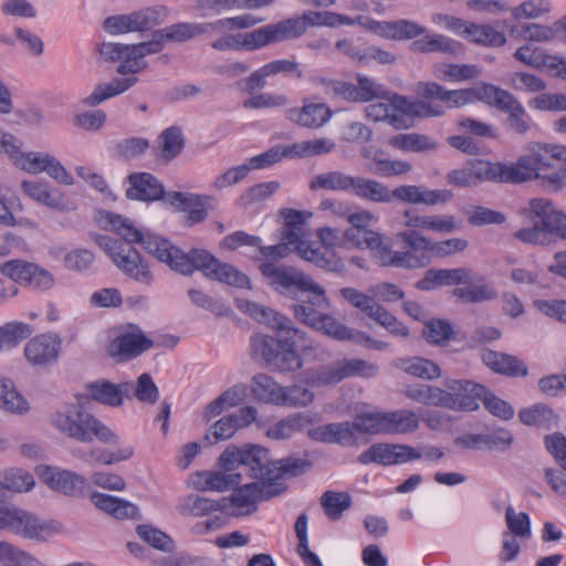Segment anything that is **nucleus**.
<instances>
[{
  "label": "nucleus",
  "instance_id": "obj_11",
  "mask_svg": "<svg viewBox=\"0 0 566 566\" xmlns=\"http://www.w3.org/2000/svg\"><path fill=\"white\" fill-rule=\"evenodd\" d=\"M260 271L269 284L280 292L296 289L313 294L311 303L318 308H328L331 303L325 295V290L311 276L294 269L277 265L273 262H262Z\"/></svg>",
  "mask_w": 566,
  "mask_h": 566
},
{
  "label": "nucleus",
  "instance_id": "obj_15",
  "mask_svg": "<svg viewBox=\"0 0 566 566\" xmlns=\"http://www.w3.org/2000/svg\"><path fill=\"white\" fill-rule=\"evenodd\" d=\"M532 151L541 181L552 190L558 191L566 187V166L556 168V164L566 165V145L533 142L528 145Z\"/></svg>",
  "mask_w": 566,
  "mask_h": 566
},
{
  "label": "nucleus",
  "instance_id": "obj_44",
  "mask_svg": "<svg viewBox=\"0 0 566 566\" xmlns=\"http://www.w3.org/2000/svg\"><path fill=\"white\" fill-rule=\"evenodd\" d=\"M91 501L97 509L117 520L135 518L138 515V509L135 504L115 496L93 493Z\"/></svg>",
  "mask_w": 566,
  "mask_h": 566
},
{
  "label": "nucleus",
  "instance_id": "obj_34",
  "mask_svg": "<svg viewBox=\"0 0 566 566\" xmlns=\"http://www.w3.org/2000/svg\"><path fill=\"white\" fill-rule=\"evenodd\" d=\"M129 188L126 190L128 199L140 201H155L164 196V186L148 172H134L128 176Z\"/></svg>",
  "mask_w": 566,
  "mask_h": 566
},
{
  "label": "nucleus",
  "instance_id": "obj_17",
  "mask_svg": "<svg viewBox=\"0 0 566 566\" xmlns=\"http://www.w3.org/2000/svg\"><path fill=\"white\" fill-rule=\"evenodd\" d=\"M0 530H8L30 539L45 541L57 526L50 522H40L27 511L0 502Z\"/></svg>",
  "mask_w": 566,
  "mask_h": 566
},
{
  "label": "nucleus",
  "instance_id": "obj_10",
  "mask_svg": "<svg viewBox=\"0 0 566 566\" xmlns=\"http://www.w3.org/2000/svg\"><path fill=\"white\" fill-rule=\"evenodd\" d=\"M293 312L300 322L337 340H354L375 350H387L389 348V343L375 339L363 332H355L334 316L321 314L313 307L295 304L293 305Z\"/></svg>",
  "mask_w": 566,
  "mask_h": 566
},
{
  "label": "nucleus",
  "instance_id": "obj_64",
  "mask_svg": "<svg viewBox=\"0 0 566 566\" xmlns=\"http://www.w3.org/2000/svg\"><path fill=\"white\" fill-rule=\"evenodd\" d=\"M0 560L2 566H41L38 558L8 542H0Z\"/></svg>",
  "mask_w": 566,
  "mask_h": 566
},
{
  "label": "nucleus",
  "instance_id": "obj_8",
  "mask_svg": "<svg viewBox=\"0 0 566 566\" xmlns=\"http://www.w3.org/2000/svg\"><path fill=\"white\" fill-rule=\"evenodd\" d=\"M521 213L533 223L532 227L520 229L514 233V237L523 243L544 245L549 242V237L553 234L562 238L566 229V214L548 199H532Z\"/></svg>",
  "mask_w": 566,
  "mask_h": 566
},
{
  "label": "nucleus",
  "instance_id": "obj_13",
  "mask_svg": "<svg viewBox=\"0 0 566 566\" xmlns=\"http://www.w3.org/2000/svg\"><path fill=\"white\" fill-rule=\"evenodd\" d=\"M396 238L403 242L409 250L399 253H409L416 260L417 264L410 266H401L402 269H417L423 266L428 259L424 253H430L436 258H448L457 253L463 252L469 243L463 238H450L442 241H433L420 231H400Z\"/></svg>",
  "mask_w": 566,
  "mask_h": 566
},
{
  "label": "nucleus",
  "instance_id": "obj_40",
  "mask_svg": "<svg viewBox=\"0 0 566 566\" xmlns=\"http://www.w3.org/2000/svg\"><path fill=\"white\" fill-rule=\"evenodd\" d=\"M394 103L403 118H407L412 126L413 117H438L444 114L441 106L426 99H412L407 96L400 95L394 97Z\"/></svg>",
  "mask_w": 566,
  "mask_h": 566
},
{
  "label": "nucleus",
  "instance_id": "obj_25",
  "mask_svg": "<svg viewBox=\"0 0 566 566\" xmlns=\"http://www.w3.org/2000/svg\"><path fill=\"white\" fill-rule=\"evenodd\" d=\"M360 155L367 160V170L380 177L400 176L410 172L412 169L409 161L390 159L385 150L376 146L363 147Z\"/></svg>",
  "mask_w": 566,
  "mask_h": 566
},
{
  "label": "nucleus",
  "instance_id": "obj_21",
  "mask_svg": "<svg viewBox=\"0 0 566 566\" xmlns=\"http://www.w3.org/2000/svg\"><path fill=\"white\" fill-rule=\"evenodd\" d=\"M396 199L409 205L439 206L453 199V193L448 189H429L418 185H401L391 190L390 202Z\"/></svg>",
  "mask_w": 566,
  "mask_h": 566
},
{
  "label": "nucleus",
  "instance_id": "obj_7",
  "mask_svg": "<svg viewBox=\"0 0 566 566\" xmlns=\"http://www.w3.org/2000/svg\"><path fill=\"white\" fill-rule=\"evenodd\" d=\"M346 220L350 224L347 231L353 235L356 249L371 250L380 265L396 268L417 264L411 254L394 251L385 235L369 228L376 221L370 211L365 209L352 211L349 209Z\"/></svg>",
  "mask_w": 566,
  "mask_h": 566
},
{
  "label": "nucleus",
  "instance_id": "obj_37",
  "mask_svg": "<svg viewBox=\"0 0 566 566\" xmlns=\"http://www.w3.org/2000/svg\"><path fill=\"white\" fill-rule=\"evenodd\" d=\"M481 358L485 366L497 374L514 377H524L528 374L525 363L515 356L484 349Z\"/></svg>",
  "mask_w": 566,
  "mask_h": 566
},
{
  "label": "nucleus",
  "instance_id": "obj_29",
  "mask_svg": "<svg viewBox=\"0 0 566 566\" xmlns=\"http://www.w3.org/2000/svg\"><path fill=\"white\" fill-rule=\"evenodd\" d=\"M307 437L316 442L339 444L343 447L355 446L358 441L353 422H332L307 430Z\"/></svg>",
  "mask_w": 566,
  "mask_h": 566
},
{
  "label": "nucleus",
  "instance_id": "obj_14",
  "mask_svg": "<svg viewBox=\"0 0 566 566\" xmlns=\"http://www.w3.org/2000/svg\"><path fill=\"white\" fill-rule=\"evenodd\" d=\"M379 367L363 359H342L329 365L310 369L305 373L304 382L308 387L336 385L346 378L359 376L373 378L378 375Z\"/></svg>",
  "mask_w": 566,
  "mask_h": 566
},
{
  "label": "nucleus",
  "instance_id": "obj_24",
  "mask_svg": "<svg viewBox=\"0 0 566 566\" xmlns=\"http://www.w3.org/2000/svg\"><path fill=\"white\" fill-rule=\"evenodd\" d=\"M38 474L48 486L65 495L77 496L87 484L83 475L56 467H39Z\"/></svg>",
  "mask_w": 566,
  "mask_h": 566
},
{
  "label": "nucleus",
  "instance_id": "obj_50",
  "mask_svg": "<svg viewBox=\"0 0 566 566\" xmlns=\"http://www.w3.org/2000/svg\"><path fill=\"white\" fill-rule=\"evenodd\" d=\"M386 434H408L415 432L420 426L419 416L411 410L398 409L385 411Z\"/></svg>",
  "mask_w": 566,
  "mask_h": 566
},
{
  "label": "nucleus",
  "instance_id": "obj_47",
  "mask_svg": "<svg viewBox=\"0 0 566 566\" xmlns=\"http://www.w3.org/2000/svg\"><path fill=\"white\" fill-rule=\"evenodd\" d=\"M395 366L412 377L424 380H434L441 377L439 365L423 357L397 358Z\"/></svg>",
  "mask_w": 566,
  "mask_h": 566
},
{
  "label": "nucleus",
  "instance_id": "obj_1",
  "mask_svg": "<svg viewBox=\"0 0 566 566\" xmlns=\"http://www.w3.org/2000/svg\"><path fill=\"white\" fill-rule=\"evenodd\" d=\"M250 318L265 324L279 335H282L280 339L261 334H256L254 337V352L259 354L268 365L282 373L295 371L302 368L303 360L297 354L292 338L304 340L305 334L298 328H295L290 318L271 308L251 303Z\"/></svg>",
  "mask_w": 566,
  "mask_h": 566
},
{
  "label": "nucleus",
  "instance_id": "obj_22",
  "mask_svg": "<svg viewBox=\"0 0 566 566\" xmlns=\"http://www.w3.org/2000/svg\"><path fill=\"white\" fill-rule=\"evenodd\" d=\"M450 185L468 188L483 181H497L496 163L488 160H472L462 168L451 170L447 175Z\"/></svg>",
  "mask_w": 566,
  "mask_h": 566
},
{
  "label": "nucleus",
  "instance_id": "obj_62",
  "mask_svg": "<svg viewBox=\"0 0 566 566\" xmlns=\"http://www.w3.org/2000/svg\"><path fill=\"white\" fill-rule=\"evenodd\" d=\"M321 505L326 516L336 521L352 505V497L346 492L326 491L321 496Z\"/></svg>",
  "mask_w": 566,
  "mask_h": 566
},
{
  "label": "nucleus",
  "instance_id": "obj_43",
  "mask_svg": "<svg viewBox=\"0 0 566 566\" xmlns=\"http://www.w3.org/2000/svg\"><path fill=\"white\" fill-rule=\"evenodd\" d=\"M137 81L138 78L135 76L125 78L114 77L108 83L96 85L94 91L84 98L83 103L91 107L97 106L104 101L128 91Z\"/></svg>",
  "mask_w": 566,
  "mask_h": 566
},
{
  "label": "nucleus",
  "instance_id": "obj_58",
  "mask_svg": "<svg viewBox=\"0 0 566 566\" xmlns=\"http://www.w3.org/2000/svg\"><path fill=\"white\" fill-rule=\"evenodd\" d=\"M385 411L371 410L358 413L353 424L355 427L356 434H386V421Z\"/></svg>",
  "mask_w": 566,
  "mask_h": 566
},
{
  "label": "nucleus",
  "instance_id": "obj_33",
  "mask_svg": "<svg viewBox=\"0 0 566 566\" xmlns=\"http://www.w3.org/2000/svg\"><path fill=\"white\" fill-rule=\"evenodd\" d=\"M399 94L388 92L386 97H378L379 102L371 103L365 108L366 117L374 122H387L396 129H407L410 123L400 114L394 103V97Z\"/></svg>",
  "mask_w": 566,
  "mask_h": 566
},
{
  "label": "nucleus",
  "instance_id": "obj_4",
  "mask_svg": "<svg viewBox=\"0 0 566 566\" xmlns=\"http://www.w3.org/2000/svg\"><path fill=\"white\" fill-rule=\"evenodd\" d=\"M51 422L63 436L82 443L97 440L105 444H118L119 437L97 417L87 411L80 400L56 410Z\"/></svg>",
  "mask_w": 566,
  "mask_h": 566
},
{
  "label": "nucleus",
  "instance_id": "obj_39",
  "mask_svg": "<svg viewBox=\"0 0 566 566\" xmlns=\"http://www.w3.org/2000/svg\"><path fill=\"white\" fill-rule=\"evenodd\" d=\"M432 73L440 81L462 83L476 80L482 70L476 64L439 62L433 64Z\"/></svg>",
  "mask_w": 566,
  "mask_h": 566
},
{
  "label": "nucleus",
  "instance_id": "obj_32",
  "mask_svg": "<svg viewBox=\"0 0 566 566\" xmlns=\"http://www.w3.org/2000/svg\"><path fill=\"white\" fill-rule=\"evenodd\" d=\"M332 117V112L324 103L306 101L302 107H293L286 111V118L292 123L316 129L325 125Z\"/></svg>",
  "mask_w": 566,
  "mask_h": 566
},
{
  "label": "nucleus",
  "instance_id": "obj_36",
  "mask_svg": "<svg viewBox=\"0 0 566 566\" xmlns=\"http://www.w3.org/2000/svg\"><path fill=\"white\" fill-rule=\"evenodd\" d=\"M461 38L485 48H502L507 43L506 34L489 23L467 21Z\"/></svg>",
  "mask_w": 566,
  "mask_h": 566
},
{
  "label": "nucleus",
  "instance_id": "obj_19",
  "mask_svg": "<svg viewBox=\"0 0 566 566\" xmlns=\"http://www.w3.org/2000/svg\"><path fill=\"white\" fill-rule=\"evenodd\" d=\"M169 10L165 6L148 7L128 14L111 15L103 27L111 34L150 30L166 20Z\"/></svg>",
  "mask_w": 566,
  "mask_h": 566
},
{
  "label": "nucleus",
  "instance_id": "obj_57",
  "mask_svg": "<svg viewBox=\"0 0 566 566\" xmlns=\"http://www.w3.org/2000/svg\"><path fill=\"white\" fill-rule=\"evenodd\" d=\"M316 237L321 244L329 250L356 249V243L353 240V235L347 231V229L340 230L334 227H321L316 230Z\"/></svg>",
  "mask_w": 566,
  "mask_h": 566
},
{
  "label": "nucleus",
  "instance_id": "obj_51",
  "mask_svg": "<svg viewBox=\"0 0 566 566\" xmlns=\"http://www.w3.org/2000/svg\"><path fill=\"white\" fill-rule=\"evenodd\" d=\"M389 145L405 153H426L438 149L433 138L418 133L399 134L389 139Z\"/></svg>",
  "mask_w": 566,
  "mask_h": 566
},
{
  "label": "nucleus",
  "instance_id": "obj_49",
  "mask_svg": "<svg viewBox=\"0 0 566 566\" xmlns=\"http://www.w3.org/2000/svg\"><path fill=\"white\" fill-rule=\"evenodd\" d=\"M335 143L327 137L301 140L285 146V155L289 158H308L329 154L334 150Z\"/></svg>",
  "mask_w": 566,
  "mask_h": 566
},
{
  "label": "nucleus",
  "instance_id": "obj_59",
  "mask_svg": "<svg viewBox=\"0 0 566 566\" xmlns=\"http://www.w3.org/2000/svg\"><path fill=\"white\" fill-rule=\"evenodd\" d=\"M282 387L273 378L268 375L254 376L251 389L256 399L277 405L280 402Z\"/></svg>",
  "mask_w": 566,
  "mask_h": 566
},
{
  "label": "nucleus",
  "instance_id": "obj_48",
  "mask_svg": "<svg viewBox=\"0 0 566 566\" xmlns=\"http://www.w3.org/2000/svg\"><path fill=\"white\" fill-rule=\"evenodd\" d=\"M248 426V406H242L238 413H231L227 417L219 419L205 436L206 440L210 436L214 438V442L230 439L237 430Z\"/></svg>",
  "mask_w": 566,
  "mask_h": 566
},
{
  "label": "nucleus",
  "instance_id": "obj_6",
  "mask_svg": "<svg viewBox=\"0 0 566 566\" xmlns=\"http://www.w3.org/2000/svg\"><path fill=\"white\" fill-rule=\"evenodd\" d=\"M248 28V15L220 19L214 22H179L160 29L166 42H184L205 34L210 30L226 34L213 41L211 46L218 51L244 50L248 48V33H233L234 30Z\"/></svg>",
  "mask_w": 566,
  "mask_h": 566
},
{
  "label": "nucleus",
  "instance_id": "obj_61",
  "mask_svg": "<svg viewBox=\"0 0 566 566\" xmlns=\"http://www.w3.org/2000/svg\"><path fill=\"white\" fill-rule=\"evenodd\" d=\"M33 327L22 322H9L0 327V352L15 347L20 342L27 339Z\"/></svg>",
  "mask_w": 566,
  "mask_h": 566
},
{
  "label": "nucleus",
  "instance_id": "obj_26",
  "mask_svg": "<svg viewBox=\"0 0 566 566\" xmlns=\"http://www.w3.org/2000/svg\"><path fill=\"white\" fill-rule=\"evenodd\" d=\"M61 350V338L53 333L40 334L31 338L24 347V356L34 366L54 363Z\"/></svg>",
  "mask_w": 566,
  "mask_h": 566
},
{
  "label": "nucleus",
  "instance_id": "obj_56",
  "mask_svg": "<svg viewBox=\"0 0 566 566\" xmlns=\"http://www.w3.org/2000/svg\"><path fill=\"white\" fill-rule=\"evenodd\" d=\"M177 512L182 516H202L219 511L218 502L197 494H189L179 499L176 506Z\"/></svg>",
  "mask_w": 566,
  "mask_h": 566
},
{
  "label": "nucleus",
  "instance_id": "obj_28",
  "mask_svg": "<svg viewBox=\"0 0 566 566\" xmlns=\"http://www.w3.org/2000/svg\"><path fill=\"white\" fill-rule=\"evenodd\" d=\"M85 387L92 400L116 408L123 405L125 398L130 397L134 385L129 381L116 385L105 379H98L86 384Z\"/></svg>",
  "mask_w": 566,
  "mask_h": 566
},
{
  "label": "nucleus",
  "instance_id": "obj_27",
  "mask_svg": "<svg viewBox=\"0 0 566 566\" xmlns=\"http://www.w3.org/2000/svg\"><path fill=\"white\" fill-rule=\"evenodd\" d=\"M497 181L520 184L531 180H541L534 156L528 147L526 153L517 158L515 163H496Z\"/></svg>",
  "mask_w": 566,
  "mask_h": 566
},
{
  "label": "nucleus",
  "instance_id": "obj_55",
  "mask_svg": "<svg viewBox=\"0 0 566 566\" xmlns=\"http://www.w3.org/2000/svg\"><path fill=\"white\" fill-rule=\"evenodd\" d=\"M474 102H482L501 111L515 97L510 92L493 84L480 83L472 86Z\"/></svg>",
  "mask_w": 566,
  "mask_h": 566
},
{
  "label": "nucleus",
  "instance_id": "obj_42",
  "mask_svg": "<svg viewBox=\"0 0 566 566\" xmlns=\"http://www.w3.org/2000/svg\"><path fill=\"white\" fill-rule=\"evenodd\" d=\"M471 274L472 277L469 282L462 284L463 286L454 289L453 296L469 303L493 300L496 296L495 290L486 284L484 279L473 270H471Z\"/></svg>",
  "mask_w": 566,
  "mask_h": 566
},
{
  "label": "nucleus",
  "instance_id": "obj_41",
  "mask_svg": "<svg viewBox=\"0 0 566 566\" xmlns=\"http://www.w3.org/2000/svg\"><path fill=\"white\" fill-rule=\"evenodd\" d=\"M350 195L373 202L389 203L391 190L376 179L354 176Z\"/></svg>",
  "mask_w": 566,
  "mask_h": 566
},
{
  "label": "nucleus",
  "instance_id": "obj_5",
  "mask_svg": "<svg viewBox=\"0 0 566 566\" xmlns=\"http://www.w3.org/2000/svg\"><path fill=\"white\" fill-rule=\"evenodd\" d=\"M444 386L447 390L424 384L410 385L405 388L403 395L412 401L427 406L464 411L478 409V398L484 391L483 386L459 379H446Z\"/></svg>",
  "mask_w": 566,
  "mask_h": 566
},
{
  "label": "nucleus",
  "instance_id": "obj_52",
  "mask_svg": "<svg viewBox=\"0 0 566 566\" xmlns=\"http://www.w3.org/2000/svg\"><path fill=\"white\" fill-rule=\"evenodd\" d=\"M354 176L343 171H328L314 176L310 182V188L316 190L342 191L350 193Z\"/></svg>",
  "mask_w": 566,
  "mask_h": 566
},
{
  "label": "nucleus",
  "instance_id": "obj_20",
  "mask_svg": "<svg viewBox=\"0 0 566 566\" xmlns=\"http://www.w3.org/2000/svg\"><path fill=\"white\" fill-rule=\"evenodd\" d=\"M196 254L195 271H201L208 279L233 287L244 289L248 286V276L233 265L221 262L207 250H200V253Z\"/></svg>",
  "mask_w": 566,
  "mask_h": 566
},
{
  "label": "nucleus",
  "instance_id": "obj_31",
  "mask_svg": "<svg viewBox=\"0 0 566 566\" xmlns=\"http://www.w3.org/2000/svg\"><path fill=\"white\" fill-rule=\"evenodd\" d=\"M424 31L417 35L410 50L418 53H443L449 55H459L463 51V44L450 36L441 33H429L426 27L419 24Z\"/></svg>",
  "mask_w": 566,
  "mask_h": 566
},
{
  "label": "nucleus",
  "instance_id": "obj_12",
  "mask_svg": "<svg viewBox=\"0 0 566 566\" xmlns=\"http://www.w3.org/2000/svg\"><path fill=\"white\" fill-rule=\"evenodd\" d=\"M339 295L350 307L384 327L392 336L403 338L409 336V328L378 303L369 291L364 292L346 286L339 290Z\"/></svg>",
  "mask_w": 566,
  "mask_h": 566
},
{
  "label": "nucleus",
  "instance_id": "obj_54",
  "mask_svg": "<svg viewBox=\"0 0 566 566\" xmlns=\"http://www.w3.org/2000/svg\"><path fill=\"white\" fill-rule=\"evenodd\" d=\"M518 418L526 426H536L545 429L554 428L558 423L557 413L549 407L541 403L522 409L518 412Z\"/></svg>",
  "mask_w": 566,
  "mask_h": 566
},
{
  "label": "nucleus",
  "instance_id": "obj_38",
  "mask_svg": "<svg viewBox=\"0 0 566 566\" xmlns=\"http://www.w3.org/2000/svg\"><path fill=\"white\" fill-rule=\"evenodd\" d=\"M316 420V416L313 413L296 412L272 424L266 430V436L275 440L287 439L297 432L307 431Z\"/></svg>",
  "mask_w": 566,
  "mask_h": 566
},
{
  "label": "nucleus",
  "instance_id": "obj_3",
  "mask_svg": "<svg viewBox=\"0 0 566 566\" xmlns=\"http://www.w3.org/2000/svg\"><path fill=\"white\" fill-rule=\"evenodd\" d=\"M307 469L303 460L285 459L271 461L269 451L259 446H250V514L254 511L251 499L268 500L285 490L284 476H295Z\"/></svg>",
  "mask_w": 566,
  "mask_h": 566
},
{
  "label": "nucleus",
  "instance_id": "obj_53",
  "mask_svg": "<svg viewBox=\"0 0 566 566\" xmlns=\"http://www.w3.org/2000/svg\"><path fill=\"white\" fill-rule=\"evenodd\" d=\"M512 17L517 21L539 20L548 17L553 11L551 0H523L510 8Z\"/></svg>",
  "mask_w": 566,
  "mask_h": 566
},
{
  "label": "nucleus",
  "instance_id": "obj_9",
  "mask_svg": "<svg viewBox=\"0 0 566 566\" xmlns=\"http://www.w3.org/2000/svg\"><path fill=\"white\" fill-rule=\"evenodd\" d=\"M339 25H359L380 38L394 41H408L424 31L418 22L408 19L377 21L365 15L353 18L333 11H324L323 27L337 28Z\"/></svg>",
  "mask_w": 566,
  "mask_h": 566
},
{
  "label": "nucleus",
  "instance_id": "obj_46",
  "mask_svg": "<svg viewBox=\"0 0 566 566\" xmlns=\"http://www.w3.org/2000/svg\"><path fill=\"white\" fill-rule=\"evenodd\" d=\"M290 39L292 38L286 20L273 24H266L250 31V50L260 49L269 44L283 42Z\"/></svg>",
  "mask_w": 566,
  "mask_h": 566
},
{
  "label": "nucleus",
  "instance_id": "obj_63",
  "mask_svg": "<svg viewBox=\"0 0 566 566\" xmlns=\"http://www.w3.org/2000/svg\"><path fill=\"white\" fill-rule=\"evenodd\" d=\"M297 537L296 552L307 566H323L319 557L310 549L307 535V515L301 514L295 522Z\"/></svg>",
  "mask_w": 566,
  "mask_h": 566
},
{
  "label": "nucleus",
  "instance_id": "obj_30",
  "mask_svg": "<svg viewBox=\"0 0 566 566\" xmlns=\"http://www.w3.org/2000/svg\"><path fill=\"white\" fill-rule=\"evenodd\" d=\"M153 346L154 342L142 332L125 333L107 345V354L118 361H125L142 355Z\"/></svg>",
  "mask_w": 566,
  "mask_h": 566
},
{
  "label": "nucleus",
  "instance_id": "obj_23",
  "mask_svg": "<svg viewBox=\"0 0 566 566\" xmlns=\"http://www.w3.org/2000/svg\"><path fill=\"white\" fill-rule=\"evenodd\" d=\"M412 447L400 443H375L359 455L363 464L375 463L382 467L400 465L411 462Z\"/></svg>",
  "mask_w": 566,
  "mask_h": 566
},
{
  "label": "nucleus",
  "instance_id": "obj_18",
  "mask_svg": "<svg viewBox=\"0 0 566 566\" xmlns=\"http://www.w3.org/2000/svg\"><path fill=\"white\" fill-rule=\"evenodd\" d=\"M307 230H282L281 239L287 243L297 255L306 262L333 273H340L345 270L342 258L334 252H324L314 242H308Z\"/></svg>",
  "mask_w": 566,
  "mask_h": 566
},
{
  "label": "nucleus",
  "instance_id": "obj_2",
  "mask_svg": "<svg viewBox=\"0 0 566 566\" xmlns=\"http://www.w3.org/2000/svg\"><path fill=\"white\" fill-rule=\"evenodd\" d=\"M106 222L126 243L142 244L149 254L166 263L171 270L186 276L195 272L196 253H200V249L184 252L169 240L150 232H143L130 220L116 213L107 212Z\"/></svg>",
  "mask_w": 566,
  "mask_h": 566
},
{
  "label": "nucleus",
  "instance_id": "obj_16",
  "mask_svg": "<svg viewBox=\"0 0 566 566\" xmlns=\"http://www.w3.org/2000/svg\"><path fill=\"white\" fill-rule=\"evenodd\" d=\"M95 242L127 276L145 285L151 284L153 274L148 263L142 258L137 250L108 235H97Z\"/></svg>",
  "mask_w": 566,
  "mask_h": 566
},
{
  "label": "nucleus",
  "instance_id": "obj_45",
  "mask_svg": "<svg viewBox=\"0 0 566 566\" xmlns=\"http://www.w3.org/2000/svg\"><path fill=\"white\" fill-rule=\"evenodd\" d=\"M21 190L33 201L56 210H64L66 203L63 195L57 190H50L45 184L36 181H22Z\"/></svg>",
  "mask_w": 566,
  "mask_h": 566
},
{
  "label": "nucleus",
  "instance_id": "obj_60",
  "mask_svg": "<svg viewBox=\"0 0 566 566\" xmlns=\"http://www.w3.org/2000/svg\"><path fill=\"white\" fill-rule=\"evenodd\" d=\"M315 399L314 392L301 384L282 387L279 406L290 408L308 407Z\"/></svg>",
  "mask_w": 566,
  "mask_h": 566
},
{
  "label": "nucleus",
  "instance_id": "obj_35",
  "mask_svg": "<svg viewBox=\"0 0 566 566\" xmlns=\"http://www.w3.org/2000/svg\"><path fill=\"white\" fill-rule=\"evenodd\" d=\"M471 277V269L469 268L431 269L417 283V287L422 291H431L440 286L461 285L469 282Z\"/></svg>",
  "mask_w": 566,
  "mask_h": 566
}]
</instances>
